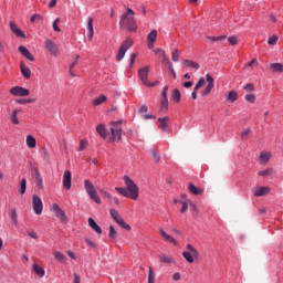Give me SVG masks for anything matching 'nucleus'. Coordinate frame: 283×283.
<instances>
[{
  "label": "nucleus",
  "mask_w": 283,
  "mask_h": 283,
  "mask_svg": "<svg viewBox=\"0 0 283 283\" xmlns=\"http://www.w3.org/2000/svg\"><path fill=\"white\" fill-rule=\"evenodd\" d=\"M124 184L126 185V188L123 187H116L115 191L119 193L120 196H124V198H129L130 200H138L139 196V189L138 185L129 178V176L123 177Z\"/></svg>",
  "instance_id": "1"
},
{
  "label": "nucleus",
  "mask_w": 283,
  "mask_h": 283,
  "mask_svg": "<svg viewBox=\"0 0 283 283\" xmlns=\"http://www.w3.org/2000/svg\"><path fill=\"white\" fill-rule=\"evenodd\" d=\"M119 25L129 32H136L138 25H136V20L134 19V10L127 9L120 18Z\"/></svg>",
  "instance_id": "2"
},
{
  "label": "nucleus",
  "mask_w": 283,
  "mask_h": 283,
  "mask_svg": "<svg viewBox=\"0 0 283 283\" xmlns=\"http://www.w3.org/2000/svg\"><path fill=\"white\" fill-rule=\"evenodd\" d=\"M84 189L91 200H94L96 205H101V197H98V192L96 191V188L94 187V184H92V181L85 179Z\"/></svg>",
  "instance_id": "3"
},
{
  "label": "nucleus",
  "mask_w": 283,
  "mask_h": 283,
  "mask_svg": "<svg viewBox=\"0 0 283 283\" xmlns=\"http://www.w3.org/2000/svg\"><path fill=\"white\" fill-rule=\"evenodd\" d=\"M120 125H123V120L111 123L112 140H120L123 137V127Z\"/></svg>",
  "instance_id": "4"
},
{
  "label": "nucleus",
  "mask_w": 283,
  "mask_h": 283,
  "mask_svg": "<svg viewBox=\"0 0 283 283\" xmlns=\"http://www.w3.org/2000/svg\"><path fill=\"white\" fill-rule=\"evenodd\" d=\"M134 45V40L132 38L126 39L122 45L119 46V51L116 55V61H123L125 59V54L127 53V50Z\"/></svg>",
  "instance_id": "5"
},
{
  "label": "nucleus",
  "mask_w": 283,
  "mask_h": 283,
  "mask_svg": "<svg viewBox=\"0 0 283 283\" xmlns=\"http://www.w3.org/2000/svg\"><path fill=\"white\" fill-rule=\"evenodd\" d=\"M187 249L189 252L184 251L182 255L189 264H193V258H198V255H200V253H198V250H196V248H193V245H191V244H188Z\"/></svg>",
  "instance_id": "6"
},
{
  "label": "nucleus",
  "mask_w": 283,
  "mask_h": 283,
  "mask_svg": "<svg viewBox=\"0 0 283 283\" xmlns=\"http://www.w3.org/2000/svg\"><path fill=\"white\" fill-rule=\"evenodd\" d=\"M32 208L36 216H41L43 213V201L36 195L32 197Z\"/></svg>",
  "instance_id": "7"
},
{
  "label": "nucleus",
  "mask_w": 283,
  "mask_h": 283,
  "mask_svg": "<svg viewBox=\"0 0 283 283\" xmlns=\"http://www.w3.org/2000/svg\"><path fill=\"white\" fill-rule=\"evenodd\" d=\"M147 76H149V67H143L138 71V77L140 78L142 83L146 85V87H154V84L147 80Z\"/></svg>",
  "instance_id": "8"
},
{
  "label": "nucleus",
  "mask_w": 283,
  "mask_h": 283,
  "mask_svg": "<svg viewBox=\"0 0 283 283\" xmlns=\"http://www.w3.org/2000/svg\"><path fill=\"white\" fill-rule=\"evenodd\" d=\"M44 48L51 54V56H57L59 55V46L54 41L48 39L44 41Z\"/></svg>",
  "instance_id": "9"
},
{
  "label": "nucleus",
  "mask_w": 283,
  "mask_h": 283,
  "mask_svg": "<svg viewBox=\"0 0 283 283\" xmlns=\"http://www.w3.org/2000/svg\"><path fill=\"white\" fill-rule=\"evenodd\" d=\"M9 93L12 96H30V90H28L23 86H14L9 90Z\"/></svg>",
  "instance_id": "10"
},
{
  "label": "nucleus",
  "mask_w": 283,
  "mask_h": 283,
  "mask_svg": "<svg viewBox=\"0 0 283 283\" xmlns=\"http://www.w3.org/2000/svg\"><path fill=\"white\" fill-rule=\"evenodd\" d=\"M167 92H169V86H165L161 93L160 101V112H167L169 109V99L167 98Z\"/></svg>",
  "instance_id": "11"
},
{
  "label": "nucleus",
  "mask_w": 283,
  "mask_h": 283,
  "mask_svg": "<svg viewBox=\"0 0 283 283\" xmlns=\"http://www.w3.org/2000/svg\"><path fill=\"white\" fill-rule=\"evenodd\" d=\"M52 209L55 213V218H59L61 222H67V214H65V211H63L57 203H53Z\"/></svg>",
  "instance_id": "12"
},
{
  "label": "nucleus",
  "mask_w": 283,
  "mask_h": 283,
  "mask_svg": "<svg viewBox=\"0 0 283 283\" xmlns=\"http://www.w3.org/2000/svg\"><path fill=\"white\" fill-rule=\"evenodd\" d=\"M206 81H207L208 85L201 92V96H203V97L209 96V94H211V90H213V87H214L213 77L210 74L206 75Z\"/></svg>",
  "instance_id": "13"
},
{
  "label": "nucleus",
  "mask_w": 283,
  "mask_h": 283,
  "mask_svg": "<svg viewBox=\"0 0 283 283\" xmlns=\"http://www.w3.org/2000/svg\"><path fill=\"white\" fill-rule=\"evenodd\" d=\"M63 187L69 191L72 189V171L66 170L63 175Z\"/></svg>",
  "instance_id": "14"
},
{
  "label": "nucleus",
  "mask_w": 283,
  "mask_h": 283,
  "mask_svg": "<svg viewBox=\"0 0 283 283\" xmlns=\"http://www.w3.org/2000/svg\"><path fill=\"white\" fill-rule=\"evenodd\" d=\"M9 25H10L11 32H13V34H15V36H18L19 39H25V33H23V31H21L19 29V25H17V23H14V21H10Z\"/></svg>",
  "instance_id": "15"
},
{
  "label": "nucleus",
  "mask_w": 283,
  "mask_h": 283,
  "mask_svg": "<svg viewBox=\"0 0 283 283\" xmlns=\"http://www.w3.org/2000/svg\"><path fill=\"white\" fill-rule=\"evenodd\" d=\"M33 177L35 179V185L39 189H43V177H41V172H39V168H32Z\"/></svg>",
  "instance_id": "16"
},
{
  "label": "nucleus",
  "mask_w": 283,
  "mask_h": 283,
  "mask_svg": "<svg viewBox=\"0 0 283 283\" xmlns=\"http://www.w3.org/2000/svg\"><path fill=\"white\" fill-rule=\"evenodd\" d=\"M270 193H271V188H269V187H259L253 192V196L255 198H262V196H269Z\"/></svg>",
  "instance_id": "17"
},
{
  "label": "nucleus",
  "mask_w": 283,
  "mask_h": 283,
  "mask_svg": "<svg viewBox=\"0 0 283 283\" xmlns=\"http://www.w3.org/2000/svg\"><path fill=\"white\" fill-rule=\"evenodd\" d=\"M18 51L20 52V54H22V56L24 59H28V61H34V55H32V53L30 52V50H28V48L21 45L18 48Z\"/></svg>",
  "instance_id": "18"
},
{
  "label": "nucleus",
  "mask_w": 283,
  "mask_h": 283,
  "mask_svg": "<svg viewBox=\"0 0 283 283\" xmlns=\"http://www.w3.org/2000/svg\"><path fill=\"white\" fill-rule=\"evenodd\" d=\"M87 30H88V40L94 39V19L92 17L87 18Z\"/></svg>",
  "instance_id": "19"
},
{
  "label": "nucleus",
  "mask_w": 283,
  "mask_h": 283,
  "mask_svg": "<svg viewBox=\"0 0 283 283\" xmlns=\"http://www.w3.org/2000/svg\"><path fill=\"white\" fill-rule=\"evenodd\" d=\"M159 233H160L161 238H164V240H166V242H170L171 244H178L176 239H174V237H171L170 234L165 232V230L163 228L159 229Z\"/></svg>",
  "instance_id": "20"
},
{
  "label": "nucleus",
  "mask_w": 283,
  "mask_h": 283,
  "mask_svg": "<svg viewBox=\"0 0 283 283\" xmlns=\"http://www.w3.org/2000/svg\"><path fill=\"white\" fill-rule=\"evenodd\" d=\"M88 227H91V229H93V231H95L97 235H101V233H103V229H101L98 223H96V221H94L92 218H88Z\"/></svg>",
  "instance_id": "21"
},
{
  "label": "nucleus",
  "mask_w": 283,
  "mask_h": 283,
  "mask_svg": "<svg viewBox=\"0 0 283 283\" xmlns=\"http://www.w3.org/2000/svg\"><path fill=\"white\" fill-rule=\"evenodd\" d=\"M20 70L24 78H30L32 76V71H30V67L25 66V63L23 62L20 63Z\"/></svg>",
  "instance_id": "22"
},
{
  "label": "nucleus",
  "mask_w": 283,
  "mask_h": 283,
  "mask_svg": "<svg viewBox=\"0 0 283 283\" xmlns=\"http://www.w3.org/2000/svg\"><path fill=\"white\" fill-rule=\"evenodd\" d=\"M32 269L39 277H45V269L41 268V265H39V263H33Z\"/></svg>",
  "instance_id": "23"
},
{
  "label": "nucleus",
  "mask_w": 283,
  "mask_h": 283,
  "mask_svg": "<svg viewBox=\"0 0 283 283\" xmlns=\"http://www.w3.org/2000/svg\"><path fill=\"white\" fill-rule=\"evenodd\" d=\"M269 160H271V153H266V151L261 153V155L259 157L260 164L266 165V163H269Z\"/></svg>",
  "instance_id": "24"
},
{
  "label": "nucleus",
  "mask_w": 283,
  "mask_h": 283,
  "mask_svg": "<svg viewBox=\"0 0 283 283\" xmlns=\"http://www.w3.org/2000/svg\"><path fill=\"white\" fill-rule=\"evenodd\" d=\"M188 189L193 196H202L203 190L196 187L193 184H189Z\"/></svg>",
  "instance_id": "25"
},
{
  "label": "nucleus",
  "mask_w": 283,
  "mask_h": 283,
  "mask_svg": "<svg viewBox=\"0 0 283 283\" xmlns=\"http://www.w3.org/2000/svg\"><path fill=\"white\" fill-rule=\"evenodd\" d=\"M111 217L113 218V220H115L116 224H118V222H120L123 220V217H120V213H118V211L114 208H112L109 210Z\"/></svg>",
  "instance_id": "26"
},
{
  "label": "nucleus",
  "mask_w": 283,
  "mask_h": 283,
  "mask_svg": "<svg viewBox=\"0 0 283 283\" xmlns=\"http://www.w3.org/2000/svg\"><path fill=\"white\" fill-rule=\"evenodd\" d=\"M184 65L190 67V70H200V64L191 60H184Z\"/></svg>",
  "instance_id": "27"
},
{
  "label": "nucleus",
  "mask_w": 283,
  "mask_h": 283,
  "mask_svg": "<svg viewBox=\"0 0 283 283\" xmlns=\"http://www.w3.org/2000/svg\"><path fill=\"white\" fill-rule=\"evenodd\" d=\"M27 146L29 149H34L36 147V139L32 135L27 136Z\"/></svg>",
  "instance_id": "28"
},
{
  "label": "nucleus",
  "mask_w": 283,
  "mask_h": 283,
  "mask_svg": "<svg viewBox=\"0 0 283 283\" xmlns=\"http://www.w3.org/2000/svg\"><path fill=\"white\" fill-rule=\"evenodd\" d=\"M25 189H28V180H25V178H23V179H21L20 187L18 189L20 196L25 195Z\"/></svg>",
  "instance_id": "29"
},
{
  "label": "nucleus",
  "mask_w": 283,
  "mask_h": 283,
  "mask_svg": "<svg viewBox=\"0 0 283 283\" xmlns=\"http://www.w3.org/2000/svg\"><path fill=\"white\" fill-rule=\"evenodd\" d=\"M168 122H169V117H159L158 123H159L160 129H164V132H167Z\"/></svg>",
  "instance_id": "30"
},
{
  "label": "nucleus",
  "mask_w": 283,
  "mask_h": 283,
  "mask_svg": "<svg viewBox=\"0 0 283 283\" xmlns=\"http://www.w3.org/2000/svg\"><path fill=\"white\" fill-rule=\"evenodd\" d=\"M227 101H229V103H235V101H238V92L230 91L227 95Z\"/></svg>",
  "instance_id": "31"
},
{
  "label": "nucleus",
  "mask_w": 283,
  "mask_h": 283,
  "mask_svg": "<svg viewBox=\"0 0 283 283\" xmlns=\"http://www.w3.org/2000/svg\"><path fill=\"white\" fill-rule=\"evenodd\" d=\"M53 255H54V258H55V260H56L57 262H67V258L65 256V254H63V253H61V252H59V251H55V252L53 253Z\"/></svg>",
  "instance_id": "32"
},
{
  "label": "nucleus",
  "mask_w": 283,
  "mask_h": 283,
  "mask_svg": "<svg viewBox=\"0 0 283 283\" xmlns=\"http://www.w3.org/2000/svg\"><path fill=\"white\" fill-rule=\"evenodd\" d=\"M97 134L102 136V138H107V132L105 130V125L101 124L96 127Z\"/></svg>",
  "instance_id": "33"
},
{
  "label": "nucleus",
  "mask_w": 283,
  "mask_h": 283,
  "mask_svg": "<svg viewBox=\"0 0 283 283\" xmlns=\"http://www.w3.org/2000/svg\"><path fill=\"white\" fill-rule=\"evenodd\" d=\"M108 238L111 240H116V238H118V232L116 231V228H114V226H111L109 227V230H108Z\"/></svg>",
  "instance_id": "34"
},
{
  "label": "nucleus",
  "mask_w": 283,
  "mask_h": 283,
  "mask_svg": "<svg viewBox=\"0 0 283 283\" xmlns=\"http://www.w3.org/2000/svg\"><path fill=\"white\" fill-rule=\"evenodd\" d=\"M270 69L272 72H283V64L282 63H272L270 64Z\"/></svg>",
  "instance_id": "35"
},
{
  "label": "nucleus",
  "mask_w": 283,
  "mask_h": 283,
  "mask_svg": "<svg viewBox=\"0 0 283 283\" xmlns=\"http://www.w3.org/2000/svg\"><path fill=\"white\" fill-rule=\"evenodd\" d=\"M171 101L175 103H180V91L178 88H175L171 94Z\"/></svg>",
  "instance_id": "36"
},
{
  "label": "nucleus",
  "mask_w": 283,
  "mask_h": 283,
  "mask_svg": "<svg viewBox=\"0 0 283 283\" xmlns=\"http://www.w3.org/2000/svg\"><path fill=\"white\" fill-rule=\"evenodd\" d=\"M156 39H158V31L153 30L151 32L148 33L147 35V41H151L156 43Z\"/></svg>",
  "instance_id": "37"
},
{
  "label": "nucleus",
  "mask_w": 283,
  "mask_h": 283,
  "mask_svg": "<svg viewBox=\"0 0 283 283\" xmlns=\"http://www.w3.org/2000/svg\"><path fill=\"white\" fill-rule=\"evenodd\" d=\"M19 112H21V111L15 109L10 115V120H11V123H13V125H19V118H17V115L19 114Z\"/></svg>",
  "instance_id": "38"
},
{
  "label": "nucleus",
  "mask_w": 283,
  "mask_h": 283,
  "mask_svg": "<svg viewBox=\"0 0 283 283\" xmlns=\"http://www.w3.org/2000/svg\"><path fill=\"white\" fill-rule=\"evenodd\" d=\"M106 101H107V96L101 95L99 97H97V98H95V99L93 101V104H94L95 106H98V105H103V103H105Z\"/></svg>",
  "instance_id": "39"
},
{
  "label": "nucleus",
  "mask_w": 283,
  "mask_h": 283,
  "mask_svg": "<svg viewBox=\"0 0 283 283\" xmlns=\"http://www.w3.org/2000/svg\"><path fill=\"white\" fill-rule=\"evenodd\" d=\"M148 283H156V273L154 272L151 266H149Z\"/></svg>",
  "instance_id": "40"
},
{
  "label": "nucleus",
  "mask_w": 283,
  "mask_h": 283,
  "mask_svg": "<svg viewBox=\"0 0 283 283\" xmlns=\"http://www.w3.org/2000/svg\"><path fill=\"white\" fill-rule=\"evenodd\" d=\"M171 59H172L174 63H178V61L180 60V52L178 51V49H175L172 51Z\"/></svg>",
  "instance_id": "41"
},
{
  "label": "nucleus",
  "mask_w": 283,
  "mask_h": 283,
  "mask_svg": "<svg viewBox=\"0 0 283 283\" xmlns=\"http://www.w3.org/2000/svg\"><path fill=\"white\" fill-rule=\"evenodd\" d=\"M117 224L118 227H122V229H125V231H132V226L127 224L124 219H122Z\"/></svg>",
  "instance_id": "42"
},
{
  "label": "nucleus",
  "mask_w": 283,
  "mask_h": 283,
  "mask_svg": "<svg viewBox=\"0 0 283 283\" xmlns=\"http://www.w3.org/2000/svg\"><path fill=\"white\" fill-rule=\"evenodd\" d=\"M259 176H262L263 178H266V176H273V170L271 168L261 170L259 171Z\"/></svg>",
  "instance_id": "43"
},
{
  "label": "nucleus",
  "mask_w": 283,
  "mask_h": 283,
  "mask_svg": "<svg viewBox=\"0 0 283 283\" xmlns=\"http://www.w3.org/2000/svg\"><path fill=\"white\" fill-rule=\"evenodd\" d=\"M10 217H11V220H12L13 224H19V219L17 217V209L11 210Z\"/></svg>",
  "instance_id": "44"
},
{
  "label": "nucleus",
  "mask_w": 283,
  "mask_h": 283,
  "mask_svg": "<svg viewBox=\"0 0 283 283\" xmlns=\"http://www.w3.org/2000/svg\"><path fill=\"white\" fill-rule=\"evenodd\" d=\"M78 59L80 56L77 55L76 56V60L72 62L71 66H70V71H69V74L71 76H75L74 73L72 72V70H74V67H76V65H78Z\"/></svg>",
  "instance_id": "45"
},
{
  "label": "nucleus",
  "mask_w": 283,
  "mask_h": 283,
  "mask_svg": "<svg viewBox=\"0 0 283 283\" xmlns=\"http://www.w3.org/2000/svg\"><path fill=\"white\" fill-rule=\"evenodd\" d=\"M159 260H160V262H164V264H171V262H172L171 258H169V256H167L165 254H161L159 256Z\"/></svg>",
  "instance_id": "46"
},
{
  "label": "nucleus",
  "mask_w": 283,
  "mask_h": 283,
  "mask_svg": "<svg viewBox=\"0 0 283 283\" xmlns=\"http://www.w3.org/2000/svg\"><path fill=\"white\" fill-rule=\"evenodd\" d=\"M59 23H61V19L56 18L53 22V30L55 32H61V28H59Z\"/></svg>",
  "instance_id": "47"
},
{
  "label": "nucleus",
  "mask_w": 283,
  "mask_h": 283,
  "mask_svg": "<svg viewBox=\"0 0 283 283\" xmlns=\"http://www.w3.org/2000/svg\"><path fill=\"white\" fill-rule=\"evenodd\" d=\"M202 85H205V77H200L198 83L195 85V92H198V90H200V87H202Z\"/></svg>",
  "instance_id": "48"
},
{
  "label": "nucleus",
  "mask_w": 283,
  "mask_h": 283,
  "mask_svg": "<svg viewBox=\"0 0 283 283\" xmlns=\"http://www.w3.org/2000/svg\"><path fill=\"white\" fill-rule=\"evenodd\" d=\"M87 145H88L87 140L82 139L81 143H80V148L77 149V151H83L84 149L87 148Z\"/></svg>",
  "instance_id": "49"
},
{
  "label": "nucleus",
  "mask_w": 283,
  "mask_h": 283,
  "mask_svg": "<svg viewBox=\"0 0 283 283\" xmlns=\"http://www.w3.org/2000/svg\"><path fill=\"white\" fill-rule=\"evenodd\" d=\"M180 205H182L180 213H185L189 209V201H180Z\"/></svg>",
  "instance_id": "50"
},
{
  "label": "nucleus",
  "mask_w": 283,
  "mask_h": 283,
  "mask_svg": "<svg viewBox=\"0 0 283 283\" xmlns=\"http://www.w3.org/2000/svg\"><path fill=\"white\" fill-rule=\"evenodd\" d=\"M244 99L248 102V103H255V96L253 94H247L244 96Z\"/></svg>",
  "instance_id": "51"
},
{
  "label": "nucleus",
  "mask_w": 283,
  "mask_h": 283,
  "mask_svg": "<svg viewBox=\"0 0 283 283\" xmlns=\"http://www.w3.org/2000/svg\"><path fill=\"white\" fill-rule=\"evenodd\" d=\"M277 35H273L268 40L269 45H276L277 43Z\"/></svg>",
  "instance_id": "52"
},
{
  "label": "nucleus",
  "mask_w": 283,
  "mask_h": 283,
  "mask_svg": "<svg viewBox=\"0 0 283 283\" xmlns=\"http://www.w3.org/2000/svg\"><path fill=\"white\" fill-rule=\"evenodd\" d=\"M155 54H157L159 59H164L165 56H167V53H165V51H163L161 49H156Z\"/></svg>",
  "instance_id": "53"
},
{
  "label": "nucleus",
  "mask_w": 283,
  "mask_h": 283,
  "mask_svg": "<svg viewBox=\"0 0 283 283\" xmlns=\"http://www.w3.org/2000/svg\"><path fill=\"white\" fill-rule=\"evenodd\" d=\"M43 19V17H41V14L35 13L31 17L30 21L31 23H34V21H41Z\"/></svg>",
  "instance_id": "54"
},
{
  "label": "nucleus",
  "mask_w": 283,
  "mask_h": 283,
  "mask_svg": "<svg viewBox=\"0 0 283 283\" xmlns=\"http://www.w3.org/2000/svg\"><path fill=\"white\" fill-rule=\"evenodd\" d=\"M230 45H238V38L232 35L228 38Z\"/></svg>",
  "instance_id": "55"
},
{
  "label": "nucleus",
  "mask_w": 283,
  "mask_h": 283,
  "mask_svg": "<svg viewBox=\"0 0 283 283\" xmlns=\"http://www.w3.org/2000/svg\"><path fill=\"white\" fill-rule=\"evenodd\" d=\"M249 134H251V128H248L241 133V139L247 140V136H249Z\"/></svg>",
  "instance_id": "56"
},
{
  "label": "nucleus",
  "mask_w": 283,
  "mask_h": 283,
  "mask_svg": "<svg viewBox=\"0 0 283 283\" xmlns=\"http://www.w3.org/2000/svg\"><path fill=\"white\" fill-rule=\"evenodd\" d=\"M151 155H153L155 163H160V155H158V153H156V150H151Z\"/></svg>",
  "instance_id": "57"
},
{
  "label": "nucleus",
  "mask_w": 283,
  "mask_h": 283,
  "mask_svg": "<svg viewBox=\"0 0 283 283\" xmlns=\"http://www.w3.org/2000/svg\"><path fill=\"white\" fill-rule=\"evenodd\" d=\"M84 240H85L87 247H91V249H96L97 245L94 241H92L90 239H84Z\"/></svg>",
  "instance_id": "58"
},
{
  "label": "nucleus",
  "mask_w": 283,
  "mask_h": 283,
  "mask_svg": "<svg viewBox=\"0 0 283 283\" xmlns=\"http://www.w3.org/2000/svg\"><path fill=\"white\" fill-rule=\"evenodd\" d=\"M243 90H245V92H253V90H255V86H253V84H247Z\"/></svg>",
  "instance_id": "59"
},
{
  "label": "nucleus",
  "mask_w": 283,
  "mask_h": 283,
  "mask_svg": "<svg viewBox=\"0 0 283 283\" xmlns=\"http://www.w3.org/2000/svg\"><path fill=\"white\" fill-rule=\"evenodd\" d=\"M138 56V53H133L130 55V67L134 66V63H136V57Z\"/></svg>",
  "instance_id": "60"
},
{
  "label": "nucleus",
  "mask_w": 283,
  "mask_h": 283,
  "mask_svg": "<svg viewBox=\"0 0 283 283\" xmlns=\"http://www.w3.org/2000/svg\"><path fill=\"white\" fill-rule=\"evenodd\" d=\"M29 238H32V240H39V234L36 232H27Z\"/></svg>",
  "instance_id": "61"
},
{
  "label": "nucleus",
  "mask_w": 283,
  "mask_h": 283,
  "mask_svg": "<svg viewBox=\"0 0 283 283\" xmlns=\"http://www.w3.org/2000/svg\"><path fill=\"white\" fill-rule=\"evenodd\" d=\"M211 41H223L224 39H227V35H221V36H212L209 38Z\"/></svg>",
  "instance_id": "62"
},
{
  "label": "nucleus",
  "mask_w": 283,
  "mask_h": 283,
  "mask_svg": "<svg viewBox=\"0 0 283 283\" xmlns=\"http://www.w3.org/2000/svg\"><path fill=\"white\" fill-rule=\"evenodd\" d=\"M99 191H101V193L104 198H107L108 200H112V195L109 192H107L105 190H99Z\"/></svg>",
  "instance_id": "63"
},
{
  "label": "nucleus",
  "mask_w": 283,
  "mask_h": 283,
  "mask_svg": "<svg viewBox=\"0 0 283 283\" xmlns=\"http://www.w3.org/2000/svg\"><path fill=\"white\" fill-rule=\"evenodd\" d=\"M73 277H74V283H81V276H78V274L74 273Z\"/></svg>",
  "instance_id": "64"
}]
</instances>
